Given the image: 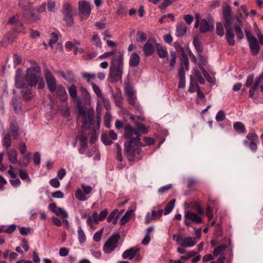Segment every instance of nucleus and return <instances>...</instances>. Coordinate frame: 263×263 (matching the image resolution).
<instances>
[{
  "instance_id": "50",
  "label": "nucleus",
  "mask_w": 263,
  "mask_h": 263,
  "mask_svg": "<svg viewBox=\"0 0 263 263\" xmlns=\"http://www.w3.org/2000/svg\"><path fill=\"white\" fill-rule=\"evenodd\" d=\"M91 41L93 42V44L97 47H100V48L101 47L102 43H101L100 38L99 37V36L98 34H93L92 35Z\"/></svg>"
},
{
  "instance_id": "18",
  "label": "nucleus",
  "mask_w": 263,
  "mask_h": 263,
  "mask_svg": "<svg viewBox=\"0 0 263 263\" xmlns=\"http://www.w3.org/2000/svg\"><path fill=\"white\" fill-rule=\"evenodd\" d=\"M9 130L13 139H17L20 136L19 126L15 121H12L10 123Z\"/></svg>"
},
{
  "instance_id": "57",
  "label": "nucleus",
  "mask_w": 263,
  "mask_h": 263,
  "mask_svg": "<svg viewBox=\"0 0 263 263\" xmlns=\"http://www.w3.org/2000/svg\"><path fill=\"white\" fill-rule=\"evenodd\" d=\"M247 140L248 141H257L258 140V136L253 133H249L246 136Z\"/></svg>"
},
{
  "instance_id": "9",
  "label": "nucleus",
  "mask_w": 263,
  "mask_h": 263,
  "mask_svg": "<svg viewBox=\"0 0 263 263\" xmlns=\"http://www.w3.org/2000/svg\"><path fill=\"white\" fill-rule=\"evenodd\" d=\"M234 18L236 20V22L234 23V29L237 38L239 40H242L244 37L243 31L241 29L242 22L238 16H235Z\"/></svg>"
},
{
  "instance_id": "36",
  "label": "nucleus",
  "mask_w": 263,
  "mask_h": 263,
  "mask_svg": "<svg viewBox=\"0 0 263 263\" xmlns=\"http://www.w3.org/2000/svg\"><path fill=\"white\" fill-rule=\"evenodd\" d=\"M3 145L6 149L9 148L11 145V139L9 133L6 134L3 139Z\"/></svg>"
},
{
  "instance_id": "32",
  "label": "nucleus",
  "mask_w": 263,
  "mask_h": 263,
  "mask_svg": "<svg viewBox=\"0 0 263 263\" xmlns=\"http://www.w3.org/2000/svg\"><path fill=\"white\" fill-rule=\"evenodd\" d=\"M233 128L239 133H244L246 132L245 126L241 122H235L233 124Z\"/></svg>"
},
{
  "instance_id": "62",
  "label": "nucleus",
  "mask_w": 263,
  "mask_h": 263,
  "mask_svg": "<svg viewBox=\"0 0 263 263\" xmlns=\"http://www.w3.org/2000/svg\"><path fill=\"white\" fill-rule=\"evenodd\" d=\"M20 176L22 180L28 179V181H30V179L29 176L27 173V172L23 170H19Z\"/></svg>"
},
{
  "instance_id": "33",
  "label": "nucleus",
  "mask_w": 263,
  "mask_h": 263,
  "mask_svg": "<svg viewBox=\"0 0 263 263\" xmlns=\"http://www.w3.org/2000/svg\"><path fill=\"white\" fill-rule=\"evenodd\" d=\"M22 97L25 101L31 100L33 97L32 90L29 88H26L23 89L22 91Z\"/></svg>"
},
{
  "instance_id": "17",
  "label": "nucleus",
  "mask_w": 263,
  "mask_h": 263,
  "mask_svg": "<svg viewBox=\"0 0 263 263\" xmlns=\"http://www.w3.org/2000/svg\"><path fill=\"white\" fill-rule=\"evenodd\" d=\"M23 17L28 23L31 24L36 22L39 20V17L37 15H35L32 12L26 10L23 13Z\"/></svg>"
},
{
  "instance_id": "63",
  "label": "nucleus",
  "mask_w": 263,
  "mask_h": 263,
  "mask_svg": "<svg viewBox=\"0 0 263 263\" xmlns=\"http://www.w3.org/2000/svg\"><path fill=\"white\" fill-rule=\"evenodd\" d=\"M15 32H23L24 28L23 23L19 20L15 26H14V28Z\"/></svg>"
},
{
  "instance_id": "25",
  "label": "nucleus",
  "mask_w": 263,
  "mask_h": 263,
  "mask_svg": "<svg viewBox=\"0 0 263 263\" xmlns=\"http://www.w3.org/2000/svg\"><path fill=\"white\" fill-rule=\"evenodd\" d=\"M157 54L160 58L163 59L166 58L168 55L166 48L157 43L156 45Z\"/></svg>"
},
{
  "instance_id": "2",
  "label": "nucleus",
  "mask_w": 263,
  "mask_h": 263,
  "mask_svg": "<svg viewBox=\"0 0 263 263\" xmlns=\"http://www.w3.org/2000/svg\"><path fill=\"white\" fill-rule=\"evenodd\" d=\"M68 90L69 95L72 101L74 103H80V100L78 97L77 89L76 87L72 85L68 87ZM78 112L82 118V129H87L90 128L92 125H95V121L94 119L95 112L93 109L86 110L80 104L78 105Z\"/></svg>"
},
{
  "instance_id": "1",
  "label": "nucleus",
  "mask_w": 263,
  "mask_h": 263,
  "mask_svg": "<svg viewBox=\"0 0 263 263\" xmlns=\"http://www.w3.org/2000/svg\"><path fill=\"white\" fill-rule=\"evenodd\" d=\"M135 125L136 129L129 124H126L124 126V136L128 140L124 142V151L128 160L130 161L136 159L140 160L141 158L140 134H146L149 128V127L138 121H135Z\"/></svg>"
},
{
  "instance_id": "31",
  "label": "nucleus",
  "mask_w": 263,
  "mask_h": 263,
  "mask_svg": "<svg viewBox=\"0 0 263 263\" xmlns=\"http://www.w3.org/2000/svg\"><path fill=\"white\" fill-rule=\"evenodd\" d=\"M92 88L98 98L100 100H104V96L100 87L93 83H90Z\"/></svg>"
},
{
  "instance_id": "48",
  "label": "nucleus",
  "mask_w": 263,
  "mask_h": 263,
  "mask_svg": "<svg viewBox=\"0 0 263 263\" xmlns=\"http://www.w3.org/2000/svg\"><path fill=\"white\" fill-rule=\"evenodd\" d=\"M193 44L196 50L198 53H201L202 52L203 49L201 44L197 37H194Z\"/></svg>"
},
{
  "instance_id": "39",
  "label": "nucleus",
  "mask_w": 263,
  "mask_h": 263,
  "mask_svg": "<svg viewBox=\"0 0 263 263\" xmlns=\"http://www.w3.org/2000/svg\"><path fill=\"white\" fill-rule=\"evenodd\" d=\"M63 15H73V10L72 7L68 3H65L63 5L62 8Z\"/></svg>"
},
{
  "instance_id": "15",
  "label": "nucleus",
  "mask_w": 263,
  "mask_h": 263,
  "mask_svg": "<svg viewBox=\"0 0 263 263\" xmlns=\"http://www.w3.org/2000/svg\"><path fill=\"white\" fill-rule=\"evenodd\" d=\"M248 43L252 54L253 56L257 55L259 50V45L256 37H252Z\"/></svg>"
},
{
  "instance_id": "14",
  "label": "nucleus",
  "mask_w": 263,
  "mask_h": 263,
  "mask_svg": "<svg viewBox=\"0 0 263 263\" xmlns=\"http://www.w3.org/2000/svg\"><path fill=\"white\" fill-rule=\"evenodd\" d=\"M55 91L61 101L65 102L68 99V95L65 88L62 85H58Z\"/></svg>"
},
{
  "instance_id": "46",
  "label": "nucleus",
  "mask_w": 263,
  "mask_h": 263,
  "mask_svg": "<svg viewBox=\"0 0 263 263\" xmlns=\"http://www.w3.org/2000/svg\"><path fill=\"white\" fill-rule=\"evenodd\" d=\"M75 196L80 201H84L87 200V198L84 193L80 189L76 190L75 192Z\"/></svg>"
},
{
  "instance_id": "13",
  "label": "nucleus",
  "mask_w": 263,
  "mask_h": 263,
  "mask_svg": "<svg viewBox=\"0 0 263 263\" xmlns=\"http://www.w3.org/2000/svg\"><path fill=\"white\" fill-rule=\"evenodd\" d=\"M214 28L213 22H209L205 19L201 20L200 23L199 31L201 33H205Z\"/></svg>"
},
{
  "instance_id": "49",
  "label": "nucleus",
  "mask_w": 263,
  "mask_h": 263,
  "mask_svg": "<svg viewBox=\"0 0 263 263\" xmlns=\"http://www.w3.org/2000/svg\"><path fill=\"white\" fill-rule=\"evenodd\" d=\"M54 214L57 216H61L64 218L68 217V215L65 210L61 208H58L57 210L54 211Z\"/></svg>"
},
{
  "instance_id": "38",
  "label": "nucleus",
  "mask_w": 263,
  "mask_h": 263,
  "mask_svg": "<svg viewBox=\"0 0 263 263\" xmlns=\"http://www.w3.org/2000/svg\"><path fill=\"white\" fill-rule=\"evenodd\" d=\"M78 235L79 242L80 243H84L86 240V237L85 233L84 232L81 226L78 227Z\"/></svg>"
},
{
  "instance_id": "41",
  "label": "nucleus",
  "mask_w": 263,
  "mask_h": 263,
  "mask_svg": "<svg viewBox=\"0 0 263 263\" xmlns=\"http://www.w3.org/2000/svg\"><path fill=\"white\" fill-rule=\"evenodd\" d=\"M224 24L223 25L221 22H217L216 24V34L222 36L224 34Z\"/></svg>"
},
{
  "instance_id": "19",
  "label": "nucleus",
  "mask_w": 263,
  "mask_h": 263,
  "mask_svg": "<svg viewBox=\"0 0 263 263\" xmlns=\"http://www.w3.org/2000/svg\"><path fill=\"white\" fill-rule=\"evenodd\" d=\"M197 243V241L192 237L183 238L179 243V245L183 247H192Z\"/></svg>"
},
{
  "instance_id": "35",
  "label": "nucleus",
  "mask_w": 263,
  "mask_h": 263,
  "mask_svg": "<svg viewBox=\"0 0 263 263\" xmlns=\"http://www.w3.org/2000/svg\"><path fill=\"white\" fill-rule=\"evenodd\" d=\"M147 39L146 34L142 31H138L136 35V40L137 42L143 43Z\"/></svg>"
},
{
  "instance_id": "27",
  "label": "nucleus",
  "mask_w": 263,
  "mask_h": 263,
  "mask_svg": "<svg viewBox=\"0 0 263 263\" xmlns=\"http://www.w3.org/2000/svg\"><path fill=\"white\" fill-rule=\"evenodd\" d=\"M124 92L126 97L136 96L133 87L128 82H125Z\"/></svg>"
},
{
  "instance_id": "47",
  "label": "nucleus",
  "mask_w": 263,
  "mask_h": 263,
  "mask_svg": "<svg viewBox=\"0 0 263 263\" xmlns=\"http://www.w3.org/2000/svg\"><path fill=\"white\" fill-rule=\"evenodd\" d=\"M194 70L195 77L197 78L198 82L200 84H204L205 83V81H204V78L201 76V74L200 73V72L199 71V70L196 67H195V68H194Z\"/></svg>"
},
{
  "instance_id": "21",
  "label": "nucleus",
  "mask_w": 263,
  "mask_h": 263,
  "mask_svg": "<svg viewBox=\"0 0 263 263\" xmlns=\"http://www.w3.org/2000/svg\"><path fill=\"white\" fill-rule=\"evenodd\" d=\"M10 170L8 171V173L10 175L12 179L10 180L11 184L13 186H17L21 184V181L18 178H16V175L13 172V167L11 165H9Z\"/></svg>"
},
{
  "instance_id": "16",
  "label": "nucleus",
  "mask_w": 263,
  "mask_h": 263,
  "mask_svg": "<svg viewBox=\"0 0 263 263\" xmlns=\"http://www.w3.org/2000/svg\"><path fill=\"white\" fill-rule=\"evenodd\" d=\"M15 84L17 88H22L24 85V80L22 77V70L18 68L16 70L15 77Z\"/></svg>"
},
{
  "instance_id": "26",
  "label": "nucleus",
  "mask_w": 263,
  "mask_h": 263,
  "mask_svg": "<svg viewBox=\"0 0 263 263\" xmlns=\"http://www.w3.org/2000/svg\"><path fill=\"white\" fill-rule=\"evenodd\" d=\"M7 155L9 161L12 164L18 163L17 161V152L13 148L9 149L7 153Z\"/></svg>"
},
{
  "instance_id": "6",
  "label": "nucleus",
  "mask_w": 263,
  "mask_h": 263,
  "mask_svg": "<svg viewBox=\"0 0 263 263\" xmlns=\"http://www.w3.org/2000/svg\"><path fill=\"white\" fill-rule=\"evenodd\" d=\"M120 239L119 234L111 235L105 243L103 247V251L105 253L109 254L114 251L117 247Z\"/></svg>"
},
{
  "instance_id": "12",
  "label": "nucleus",
  "mask_w": 263,
  "mask_h": 263,
  "mask_svg": "<svg viewBox=\"0 0 263 263\" xmlns=\"http://www.w3.org/2000/svg\"><path fill=\"white\" fill-rule=\"evenodd\" d=\"M139 247L136 246L125 250L122 253V256L124 259H133L139 251Z\"/></svg>"
},
{
  "instance_id": "30",
  "label": "nucleus",
  "mask_w": 263,
  "mask_h": 263,
  "mask_svg": "<svg viewBox=\"0 0 263 263\" xmlns=\"http://www.w3.org/2000/svg\"><path fill=\"white\" fill-rule=\"evenodd\" d=\"M99 221L98 218V214L97 212H95L92 216H88L87 220V223L91 228H93V224L97 223Z\"/></svg>"
},
{
  "instance_id": "4",
  "label": "nucleus",
  "mask_w": 263,
  "mask_h": 263,
  "mask_svg": "<svg viewBox=\"0 0 263 263\" xmlns=\"http://www.w3.org/2000/svg\"><path fill=\"white\" fill-rule=\"evenodd\" d=\"M123 72V55L119 53L116 54L111 60L109 76L114 82L122 79Z\"/></svg>"
},
{
  "instance_id": "44",
  "label": "nucleus",
  "mask_w": 263,
  "mask_h": 263,
  "mask_svg": "<svg viewBox=\"0 0 263 263\" xmlns=\"http://www.w3.org/2000/svg\"><path fill=\"white\" fill-rule=\"evenodd\" d=\"M100 127V121L98 120L97 122L96 125L95 127L93 128V132L92 133V135L90 138V143H93L97 138V136L96 135L97 130H99Z\"/></svg>"
},
{
  "instance_id": "52",
  "label": "nucleus",
  "mask_w": 263,
  "mask_h": 263,
  "mask_svg": "<svg viewBox=\"0 0 263 263\" xmlns=\"http://www.w3.org/2000/svg\"><path fill=\"white\" fill-rule=\"evenodd\" d=\"M66 25L68 27H70L73 23V15H64L63 18Z\"/></svg>"
},
{
  "instance_id": "29",
  "label": "nucleus",
  "mask_w": 263,
  "mask_h": 263,
  "mask_svg": "<svg viewBox=\"0 0 263 263\" xmlns=\"http://www.w3.org/2000/svg\"><path fill=\"white\" fill-rule=\"evenodd\" d=\"M119 215V210L117 209L115 210L109 215L107 217V221L109 222L112 221L114 224H117Z\"/></svg>"
},
{
  "instance_id": "3",
  "label": "nucleus",
  "mask_w": 263,
  "mask_h": 263,
  "mask_svg": "<svg viewBox=\"0 0 263 263\" xmlns=\"http://www.w3.org/2000/svg\"><path fill=\"white\" fill-rule=\"evenodd\" d=\"M222 16L224 20V26L226 29V39L229 45L233 46L235 44L234 40V34L231 25L232 22H236L235 16H233L232 14V9L231 7L227 5L222 7Z\"/></svg>"
},
{
  "instance_id": "11",
  "label": "nucleus",
  "mask_w": 263,
  "mask_h": 263,
  "mask_svg": "<svg viewBox=\"0 0 263 263\" xmlns=\"http://www.w3.org/2000/svg\"><path fill=\"white\" fill-rule=\"evenodd\" d=\"M142 48L145 56H151L155 51V47L153 41L149 39L143 45Z\"/></svg>"
},
{
  "instance_id": "61",
  "label": "nucleus",
  "mask_w": 263,
  "mask_h": 263,
  "mask_svg": "<svg viewBox=\"0 0 263 263\" xmlns=\"http://www.w3.org/2000/svg\"><path fill=\"white\" fill-rule=\"evenodd\" d=\"M172 187V185L171 184H169L161 186L158 190V192L160 194H164V193L167 192Z\"/></svg>"
},
{
  "instance_id": "59",
  "label": "nucleus",
  "mask_w": 263,
  "mask_h": 263,
  "mask_svg": "<svg viewBox=\"0 0 263 263\" xmlns=\"http://www.w3.org/2000/svg\"><path fill=\"white\" fill-rule=\"evenodd\" d=\"M226 118V114H224V112H223V110H219L216 116V120H217V121L218 122H221V121H222L224 120Z\"/></svg>"
},
{
  "instance_id": "42",
  "label": "nucleus",
  "mask_w": 263,
  "mask_h": 263,
  "mask_svg": "<svg viewBox=\"0 0 263 263\" xmlns=\"http://www.w3.org/2000/svg\"><path fill=\"white\" fill-rule=\"evenodd\" d=\"M175 200L173 199L171 200L166 205L164 211V215H167L170 214L172 210L174 209L175 206Z\"/></svg>"
},
{
  "instance_id": "58",
  "label": "nucleus",
  "mask_w": 263,
  "mask_h": 263,
  "mask_svg": "<svg viewBox=\"0 0 263 263\" xmlns=\"http://www.w3.org/2000/svg\"><path fill=\"white\" fill-rule=\"evenodd\" d=\"M58 41V35L55 32L51 33V39L49 40V45L52 47L53 44L56 43Z\"/></svg>"
},
{
  "instance_id": "56",
  "label": "nucleus",
  "mask_w": 263,
  "mask_h": 263,
  "mask_svg": "<svg viewBox=\"0 0 263 263\" xmlns=\"http://www.w3.org/2000/svg\"><path fill=\"white\" fill-rule=\"evenodd\" d=\"M12 105L15 110V111H17L18 109H20V106L18 103V99L16 96L13 97L12 98Z\"/></svg>"
},
{
  "instance_id": "54",
  "label": "nucleus",
  "mask_w": 263,
  "mask_h": 263,
  "mask_svg": "<svg viewBox=\"0 0 263 263\" xmlns=\"http://www.w3.org/2000/svg\"><path fill=\"white\" fill-rule=\"evenodd\" d=\"M24 155V158L27 160V162H24L23 161H19L18 164L20 165L21 166L25 167L27 166L28 165V163L30 160L31 159V154L30 153H28L27 154H25Z\"/></svg>"
},
{
  "instance_id": "40",
  "label": "nucleus",
  "mask_w": 263,
  "mask_h": 263,
  "mask_svg": "<svg viewBox=\"0 0 263 263\" xmlns=\"http://www.w3.org/2000/svg\"><path fill=\"white\" fill-rule=\"evenodd\" d=\"M132 212V210L128 211L123 216L119 222L121 226H123L128 221L130 218Z\"/></svg>"
},
{
  "instance_id": "37",
  "label": "nucleus",
  "mask_w": 263,
  "mask_h": 263,
  "mask_svg": "<svg viewBox=\"0 0 263 263\" xmlns=\"http://www.w3.org/2000/svg\"><path fill=\"white\" fill-rule=\"evenodd\" d=\"M80 91L84 101L87 102L90 101V96L87 90L84 87H81Z\"/></svg>"
},
{
  "instance_id": "20",
  "label": "nucleus",
  "mask_w": 263,
  "mask_h": 263,
  "mask_svg": "<svg viewBox=\"0 0 263 263\" xmlns=\"http://www.w3.org/2000/svg\"><path fill=\"white\" fill-rule=\"evenodd\" d=\"M114 101L116 105L118 107L122 108L123 107V97L120 89H117L116 91L112 93Z\"/></svg>"
},
{
  "instance_id": "43",
  "label": "nucleus",
  "mask_w": 263,
  "mask_h": 263,
  "mask_svg": "<svg viewBox=\"0 0 263 263\" xmlns=\"http://www.w3.org/2000/svg\"><path fill=\"white\" fill-rule=\"evenodd\" d=\"M227 246L226 244H223L219 246L216 248L213 252L214 256H217L218 255L221 254L222 252L226 249Z\"/></svg>"
},
{
  "instance_id": "28",
  "label": "nucleus",
  "mask_w": 263,
  "mask_h": 263,
  "mask_svg": "<svg viewBox=\"0 0 263 263\" xmlns=\"http://www.w3.org/2000/svg\"><path fill=\"white\" fill-rule=\"evenodd\" d=\"M124 92L126 97L136 96L133 87L128 82H125Z\"/></svg>"
},
{
  "instance_id": "8",
  "label": "nucleus",
  "mask_w": 263,
  "mask_h": 263,
  "mask_svg": "<svg viewBox=\"0 0 263 263\" xmlns=\"http://www.w3.org/2000/svg\"><path fill=\"white\" fill-rule=\"evenodd\" d=\"M79 10L81 18L86 20L91 13V7L89 4L85 1L79 2Z\"/></svg>"
},
{
  "instance_id": "22",
  "label": "nucleus",
  "mask_w": 263,
  "mask_h": 263,
  "mask_svg": "<svg viewBox=\"0 0 263 263\" xmlns=\"http://www.w3.org/2000/svg\"><path fill=\"white\" fill-rule=\"evenodd\" d=\"M128 103L131 106H133L137 111V112L141 113L142 109L140 105L137 102L136 96L126 97Z\"/></svg>"
},
{
  "instance_id": "64",
  "label": "nucleus",
  "mask_w": 263,
  "mask_h": 263,
  "mask_svg": "<svg viewBox=\"0 0 263 263\" xmlns=\"http://www.w3.org/2000/svg\"><path fill=\"white\" fill-rule=\"evenodd\" d=\"M49 183L51 186L54 188H58L60 186V182L57 178L50 179Z\"/></svg>"
},
{
  "instance_id": "10",
  "label": "nucleus",
  "mask_w": 263,
  "mask_h": 263,
  "mask_svg": "<svg viewBox=\"0 0 263 263\" xmlns=\"http://www.w3.org/2000/svg\"><path fill=\"white\" fill-rule=\"evenodd\" d=\"M184 219L195 222L197 224L201 223L203 222L202 218L197 213L185 211L184 212Z\"/></svg>"
},
{
  "instance_id": "55",
  "label": "nucleus",
  "mask_w": 263,
  "mask_h": 263,
  "mask_svg": "<svg viewBox=\"0 0 263 263\" xmlns=\"http://www.w3.org/2000/svg\"><path fill=\"white\" fill-rule=\"evenodd\" d=\"M143 140L144 141V143L141 144V143L140 142V145H141L140 146V147L141 146H145L147 145H151L152 144H154V142H155L154 139L151 137H144Z\"/></svg>"
},
{
  "instance_id": "45",
  "label": "nucleus",
  "mask_w": 263,
  "mask_h": 263,
  "mask_svg": "<svg viewBox=\"0 0 263 263\" xmlns=\"http://www.w3.org/2000/svg\"><path fill=\"white\" fill-rule=\"evenodd\" d=\"M243 143L245 145L248 146L252 152H255L256 151L257 145L255 141L249 142L248 140H244Z\"/></svg>"
},
{
  "instance_id": "51",
  "label": "nucleus",
  "mask_w": 263,
  "mask_h": 263,
  "mask_svg": "<svg viewBox=\"0 0 263 263\" xmlns=\"http://www.w3.org/2000/svg\"><path fill=\"white\" fill-rule=\"evenodd\" d=\"M20 6L24 9L26 11L29 10L31 8V5L29 0H20Z\"/></svg>"
},
{
  "instance_id": "23",
  "label": "nucleus",
  "mask_w": 263,
  "mask_h": 263,
  "mask_svg": "<svg viewBox=\"0 0 263 263\" xmlns=\"http://www.w3.org/2000/svg\"><path fill=\"white\" fill-rule=\"evenodd\" d=\"M140 58L139 55L136 52L131 54L129 59V65L132 67H135L139 65Z\"/></svg>"
},
{
  "instance_id": "7",
  "label": "nucleus",
  "mask_w": 263,
  "mask_h": 263,
  "mask_svg": "<svg viewBox=\"0 0 263 263\" xmlns=\"http://www.w3.org/2000/svg\"><path fill=\"white\" fill-rule=\"evenodd\" d=\"M44 75L48 89L52 93L54 92L58 86L55 78L48 70L45 71Z\"/></svg>"
},
{
  "instance_id": "24",
  "label": "nucleus",
  "mask_w": 263,
  "mask_h": 263,
  "mask_svg": "<svg viewBox=\"0 0 263 263\" xmlns=\"http://www.w3.org/2000/svg\"><path fill=\"white\" fill-rule=\"evenodd\" d=\"M187 31V27L183 22H181L177 25L176 35L180 37L184 35Z\"/></svg>"
},
{
  "instance_id": "5",
  "label": "nucleus",
  "mask_w": 263,
  "mask_h": 263,
  "mask_svg": "<svg viewBox=\"0 0 263 263\" xmlns=\"http://www.w3.org/2000/svg\"><path fill=\"white\" fill-rule=\"evenodd\" d=\"M41 72L39 66L37 65L28 68L25 77V81L30 87L35 86L41 80Z\"/></svg>"
},
{
  "instance_id": "53",
  "label": "nucleus",
  "mask_w": 263,
  "mask_h": 263,
  "mask_svg": "<svg viewBox=\"0 0 263 263\" xmlns=\"http://www.w3.org/2000/svg\"><path fill=\"white\" fill-rule=\"evenodd\" d=\"M66 25L68 27H70L73 23V15H64L63 18Z\"/></svg>"
},
{
  "instance_id": "60",
  "label": "nucleus",
  "mask_w": 263,
  "mask_h": 263,
  "mask_svg": "<svg viewBox=\"0 0 263 263\" xmlns=\"http://www.w3.org/2000/svg\"><path fill=\"white\" fill-rule=\"evenodd\" d=\"M103 232V229H102L95 233L93 236V239L95 241L98 242L101 240Z\"/></svg>"
},
{
  "instance_id": "34",
  "label": "nucleus",
  "mask_w": 263,
  "mask_h": 263,
  "mask_svg": "<svg viewBox=\"0 0 263 263\" xmlns=\"http://www.w3.org/2000/svg\"><path fill=\"white\" fill-rule=\"evenodd\" d=\"M180 67H182L183 68L185 67L186 70H189V59L187 55L184 53H182L181 55Z\"/></svg>"
}]
</instances>
